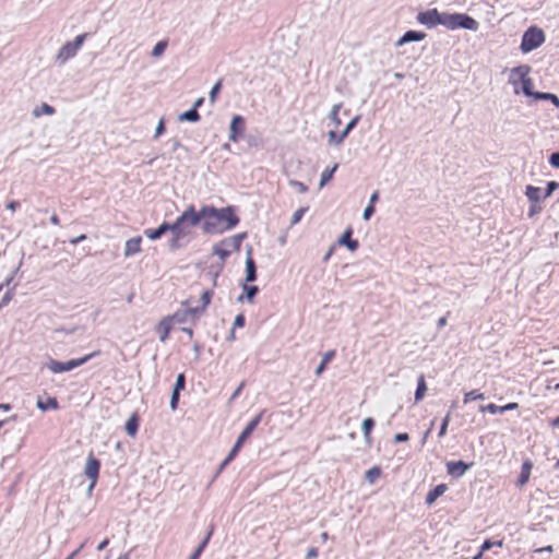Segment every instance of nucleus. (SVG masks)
<instances>
[{
	"mask_svg": "<svg viewBox=\"0 0 559 559\" xmlns=\"http://www.w3.org/2000/svg\"><path fill=\"white\" fill-rule=\"evenodd\" d=\"M241 288L243 294L237 297V301L243 302L246 300L249 304H253L255 296L259 294V287L257 285H249V283H242Z\"/></svg>",
	"mask_w": 559,
	"mask_h": 559,
	"instance_id": "19",
	"label": "nucleus"
},
{
	"mask_svg": "<svg viewBox=\"0 0 559 559\" xmlns=\"http://www.w3.org/2000/svg\"><path fill=\"white\" fill-rule=\"evenodd\" d=\"M36 406L41 412H47L49 409H59V402L53 396H48L46 401H43L41 397H38Z\"/></svg>",
	"mask_w": 559,
	"mask_h": 559,
	"instance_id": "27",
	"label": "nucleus"
},
{
	"mask_svg": "<svg viewBox=\"0 0 559 559\" xmlns=\"http://www.w3.org/2000/svg\"><path fill=\"white\" fill-rule=\"evenodd\" d=\"M426 33L421 31L409 29L406 31L396 41V46H403L408 43L421 41L426 38Z\"/></svg>",
	"mask_w": 559,
	"mask_h": 559,
	"instance_id": "18",
	"label": "nucleus"
},
{
	"mask_svg": "<svg viewBox=\"0 0 559 559\" xmlns=\"http://www.w3.org/2000/svg\"><path fill=\"white\" fill-rule=\"evenodd\" d=\"M474 466V462L449 461L445 464L447 473L454 479H459L465 475V473Z\"/></svg>",
	"mask_w": 559,
	"mask_h": 559,
	"instance_id": "11",
	"label": "nucleus"
},
{
	"mask_svg": "<svg viewBox=\"0 0 559 559\" xmlns=\"http://www.w3.org/2000/svg\"><path fill=\"white\" fill-rule=\"evenodd\" d=\"M201 120V116L199 111L195 110V107H191L190 109L181 112L178 116V121H188V122H199Z\"/></svg>",
	"mask_w": 559,
	"mask_h": 559,
	"instance_id": "30",
	"label": "nucleus"
},
{
	"mask_svg": "<svg viewBox=\"0 0 559 559\" xmlns=\"http://www.w3.org/2000/svg\"><path fill=\"white\" fill-rule=\"evenodd\" d=\"M85 545H86V540L84 543H82L75 550H73L66 559H74L80 554V551L84 548Z\"/></svg>",
	"mask_w": 559,
	"mask_h": 559,
	"instance_id": "60",
	"label": "nucleus"
},
{
	"mask_svg": "<svg viewBox=\"0 0 559 559\" xmlns=\"http://www.w3.org/2000/svg\"><path fill=\"white\" fill-rule=\"evenodd\" d=\"M484 399H485L484 393L479 392L478 390H472L464 394V403L465 404L468 402H472V401L484 400Z\"/></svg>",
	"mask_w": 559,
	"mask_h": 559,
	"instance_id": "42",
	"label": "nucleus"
},
{
	"mask_svg": "<svg viewBox=\"0 0 559 559\" xmlns=\"http://www.w3.org/2000/svg\"><path fill=\"white\" fill-rule=\"evenodd\" d=\"M249 146L260 148L262 146V140L258 136L249 135L247 139Z\"/></svg>",
	"mask_w": 559,
	"mask_h": 559,
	"instance_id": "54",
	"label": "nucleus"
},
{
	"mask_svg": "<svg viewBox=\"0 0 559 559\" xmlns=\"http://www.w3.org/2000/svg\"><path fill=\"white\" fill-rule=\"evenodd\" d=\"M336 352L334 349L328 350L323 357L321 362L317 366L314 370V374L319 377L326 369L328 364L335 357Z\"/></svg>",
	"mask_w": 559,
	"mask_h": 559,
	"instance_id": "31",
	"label": "nucleus"
},
{
	"mask_svg": "<svg viewBox=\"0 0 559 559\" xmlns=\"http://www.w3.org/2000/svg\"><path fill=\"white\" fill-rule=\"evenodd\" d=\"M426 392H427V384H426L425 376L420 374L417 379V386H416V391H415V395H414L415 403L420 402L425 397Z\"/></svg>",
	"mask_w": 559,
	"mask_h": 559,
	"instance_id": "33",
	"label": "nucleus"
},
{
	"mask_svg": "<svg viewBox=\"0 0 559 559\" xmlns=\"http://www.w3.org/2000/svg\"><path fill=\"white\" fill-rule=\"evenodd\" d=\"M450 412H448V414L443 417L442 421H441V425H440V428H439V431H438V437L439 438H442L445 436L447 433V430H448V426H449V423H450Z\"/></svg>",
	"mask_w": 559,
	"mask_h": 559,
	"instance_id": "48",
	"label": "nucleus"
},
{
	"mask_svg": "<svg viewBox=\"0 0 559 559\" xmlns=\"http://www.w3.org/2000/svg\"><path fill=\"white\" fill-rule=\"evenodd\" d=\"M531 71V67L527 64H521L518 67H514L511 70V75L509 79V83L512 84L515 90V94L519 93L516 90V86L519 83H521V91L522 93L527 96L532 97L534 99L535 91H533V80L528 76V73Z\"/></svg>",
	"mask_w": 559,
	"mask_h": 559,
	"instance_id": "2",
	"label": "nucleus"
},
{
	"mask_svg": "<svg viewBox=\"0 0 559 559\" xmlns=\"http://www.w3.org/2000/svg\"><path fill=\"white\" fill-rule=\"evenodd\" d=\"M98 355H100V350H94L91 354H87L83 357L70 359L68 361H59V360L50 358L49 361L47 362V368L52 373L68 372V371L73 370L74 368H78V367L86 364L92 358L97 357Z\"/></svg>",
	"mask_w": 559,
	"mask_h": 559,
	"instance_id": "7",
	"label": "nucleus"
},
{
	"mask_svg": "<svg viewBox=\"0 0 559 559\" xmlns=\"http://www.w3.org/2000/svg\"><path fill=\"white\" fill-rule=\"evenodd\" d=\"M190 222L200 226L205 235H222L238 226L240 217L236 205L216 207L212 204L202 205L199 211L194 205L188 206Z\"/></svg>",
	"mask_w": 559,
	"mask_h": 559,
	"instance_id": "1",
	"label": "nucleus"
},
{
	"mask_svg": "<svg viewBox=\"0 0 559 559\" xmlns=\"http://www.w3.org/2000/svg\"><path fill=\"white\" fill-rule=\"evenodd\" d=\"M214 295V292L213 289L209 288V289H204L201 294V306H198V307H193L194 309L198 310V313L201 314L205 311V309L209 307V305L211 304V300H212V297Z\"/></svg>",
	"mask_w": 559,
	"mask_h": 559,
	"instance_id": "29",
	"label": "nucleus"
},
{
	"mask_svg": "<svg viewBox=\"0 0 559 559\" xmlns=\"http://www.w3.org/2000/svg\"><path fill=\"white\" fill-rule=\"evenodd\" d=\"M197 227L194 223H180L177 230L171 233V238L168 240V249L171 252H175L181 248H183L188 241L183 242V239L190 234L189 228Z\"/></svg>",
	"mask_w": 559,
	"mask_h": 559,
	"instance_id": "8",
	"label": "nucleus"
},
{
	"mask_svg": "<svg viewBox=\"0 0 559 559\" xmlns=\"http://www.w3.org/2000/svg\"><path fill=\"white\" fill-rule=\"evenodd\" d=\"M56 111V109L47 104V103H41V105L39 107H36L33 111V115L35 117H39L40 115H47V116H51L53 115Z\"/></svg>",
	"mask_w": 559,
	"mask_h": 559,
	"instance_id": "36",
	"label": "nucleus"
},
{
	"mask_svg": "<svg viewBox=\"0 0 559 559\" xmlns=\"http://www.w3.org/2000/svg\"><path fill=\"white\" fill-rule=\"evenodd\" d=\"M502 540H497V542H491L489 539H486L481 546H480V550L484 552L486 550H489L492 546H498V547H501L502 546Z\"/></svg>",
	"mask_w": 559,
	"mask_h": 559,
	"instance_id": "53",
	"label": "nucleus"
},
{
	"mask_svg": "<svg viewBox=\"0 0 559 559\" xmlns=\"http://www.w3.org/2000/svg\"><path fill=\"white\" fill-rule=\"evenodd\" d=\"M76 50L67 41L61 48L58 50L56 56V61L60 64H64L68 60L73 58L76 55Z\"/></svg>",
	"mask_w": 559,
	"mask_h": 559,
	"instance_id": "21",
	"label": "nucleus"
},
{
	"mask_svg": "<svg viewBox=\"0 0 559 559\" xmlns=\"http://www.w3.org/2000/svg\"><path fill=\"white\" fill-rule=\"evenodd\" d=\"M373 213H374V205L368 204L362 212V218L365 221H369L370 217L373 215Z\"/></svg>",
	"mask_w": 559,
	"mask_h": 559,
	"instance_id": "57",
	"label": "nucleus"
},
{
	"mask_svg": "<svg viewBox=\"0 0 559 559\" xmlns=\"http://www.w3.org/2000/svg\"><path fill=\"white\" fill-rule=\"evenodd\" d=\"M353 228L347 227L344 233L338 237L337 245L346 247L350 252H355L358 247L359 242L357 239H353Z\"/></svg>",
	"mask_w": 559,
	"mask_h": 559,
	"instance_id": "16",
	"label": "nucleus"
},
{
	"mask_svg": "<svg viewBox=\"0 0 559 559\" xmlns=\"http://www.w3.org/2000/svg\"><path fill=\"white\" fill-rule=\"evenodd\" d=\"M264 409L261 411L259 414H257L243 428V430L238 436L236 442L234 443L230 451L235 452L236 454L239 453L240 449L242 448L246 440L252 435V432L255 430L258 425L261 423Z\"/></svg>",
	"mask_w": 559,
	"mask_h": 559,
	"instance_id": "10",
	"label": "nucleus"
},
{
	"mask_svg": "<svg viewBox=\"0 0 559 559\" xmlns=\"http://www.w3.org/2000/svg\"><path fill=\"white\" fill-rule=\"evenodd\" d=\"M535 100H549L554 106L559 107V98L556 94L548 92H536L534 95Z\"/></svg>",
	"mask_w": 559,
	"mask_h": 559,
	"instance_id": "35",
	"label": "nucleus"
},
{
	"mask_svg": "<svg viewBox=\"0 0 559 559\" xmlns=\"http://www.w3.org/2000/svg\"><path fill=\"white\" fill-rule=\"evenodd\" d=\"M376 421L372 417H367L361 423V429L364 436L371 435L372 429L374 428Z\"/></svg>",
	"mask_w": 559,
	"mask_h": 559,
	"instance_id": "41",
	"label": "nucleus"
},
{
	"mask_svg": "<svg viewBox=\"0 0 559 559\" xmlns=\"http://www.w3.org/2000/svg\"><path fill=\"white\" fill-rule=\"evenodd\" d=\"M214 528H215V525L214 524H211L209 526V531L206 533V535L204 536V538L201 540V543L198 545V547L193 550L192 554H197L198 557H200L202 555V552L204 551V549L206 548L212 535H213V532H214Z\"/></svg>",
	"mask_w": 559,
	"mask_h": 559,
	"instance_id": "34",
	"label": "nucleus"
},
{
	"mask_svg": "<svg viewBox=\"0 0 559 559\" xmlns=\"http://www.w3.org/2000/svg\"><path fill=\"white\" fill-rule=\"evenodd\" d=\"M448 490V486L445 484H439L435 486L432 489L428 491L425 498V503L430 507L436 500L442 496Z\"/></svg>",
	"mask_w": 559,
	"mask_h": 559,
	"instance_id": "23",
	"label": "nucleus"
},
{
	"mask_svg": "<svg viewBox=\"0 0 559 559\" xmlns=\"http://www.w3.org/2000/svg\"><path fill=\"white\" fill-rule=\"evenodd\" d=\"M548 162L551 167L558 169L559 168V151L551 153L548 158Z\"/></svg>",
	"mask_w": 559,
	"mask_h": 559,
	"instance_id": "55",
	"label": "nucleus"
},
{
	"mask_svg": "<svg viewBox=\"0 0 559 559\" xmlns=\"http://www.w3.org/2000/svg\"><path fill=\"white\" fill-rule=\"evenodd\" d=\"M16 287V284L13 285L12 288H8V290L3 294L1 300H0V310L5 307L7 305H9V302L12 300L13 298V290L15 289Z\"/></svg>",
	"mask_w": 559,
	"mask_h": 559,
	"instance_id": "46",
	"label": "nucleus"
},
{
	"mask_svg": "<svg viewBox=\"0 0 559 559\" xmlns=\"http://www.w3.org/2000/svg\"><path fill=\"white\" fill-rule=\"evenodd\" d=\"M157 332L160 342H166L171 331V321L167 317L163 318L157 325Z\"/></svg>",
	"mask_w": 559,
	"mask_h": 559,
	"instance_id": "25",
	"label": "nucleus"
},
{
	"mask_svg": "<svg viewBox=\"0 0 559 559\" xmlns=\"http://www.w3.org/2000/svg\"><path fill=\"white\" fill-rule=\"evenodd\" d=\"M237 456V454L233 451H229L228 455L223 460V462L219 464L216 473L214 474L212 480L210 484H212L218 475L224 471V468Z\"/></svg>",
	"mask_w": 559,
	"mask_h": 559,
	"instance_id": "37",
	"label": "nucleus"
},
{
	"mask_svg": "<svg viewBox=\"0 0 559 559\" xmlns=\"http://www.w3.org/2000/svg\"><path fill=\"white\" fill-rule=\"evenodd\" d=\"M443 27L450 31L466 29L471 32H477L479 28V23L473 16L466 13L445 12Z\"/></svg>",
	"mask_w": 559,
	"mask_h": 559,
	"instance_id": "3",
	"label": "nucleus"
},
{
	"mask_svg": "<svg viewBox=\"0 0 559 559\" xmlns=\"http://www.w3.org/2000/svg\"><path fill=\"white\" fill-rule=\"evenodd\" d=\"M288 183L290 187L297 189L299 193H306L308 191V186L296 179H290Z\"/></svg>",
	"mask_w": 559,
	"mask_h": 559,
	"instance_id": "50",
	"label": "nucleus"
},
{
	"mask_svg": "<svg viewBox=\"0 0 559 559\" xmlns=\"http://www.w3.org/2000/svg\"><path fill=\"white\" fill-rule=\"evenodd\" d=\"M359 120H360V115H357L354 118H352L350 121L345 126L344 132L338 133L334 130H330L328 133L329 143L330 144L333 143L336 145L341 144L348 136V134L352 132V130L354 128H356Z\"/></svg>",
	"mask_w": 559,
	"mask_h": 559,
	"instance_id": "12",
	"label": "nucleus"
},
{
	"mask_svg": "<svg viewBox=\"0 0 559 559\" xmlns=\"http://www.w3.org/2000/svg\"><path fill=\"white\" fill-rule=\"evenodd\" d=\"M139 425H140V418H139L138 414L134 413L126 421V425H124L126 433L129 437H132V438L135 437L139 431Z\"/></svg>",
	"mask_w": 559,
	"mask_h": 559,
	"instance_id": "26",
	"label": "nucleus"
},
{
	"mask_svg": "<svg viewBox=\"0 0 559 559\" xmlns=\"http://www.w3.org/2000/svg\"><path fill=\"white\" fill-rule=\"evenodd\" d=\"M409 440V436L407 432H399L394 435V442L403 443Z\"/></svg>",
	"mask_w": 559,
	"mask_h": 559,
	"instance_id": "58",
	"label": "nucleus"
},
{
	"mask_svg": "<svg viewBox=\"0 0 559 559\" xmlns=\"http://www.w3.org/2000/svg\"><path fill=\"white\" fill-rule=\"evenodd\" d=\"M180 223H190L188 207L176 218L174 223L164 221L157 228L144 229V235L150 240L155 241L162 238V236H164L166 233H173L174 230H177V227H179Z\"/></svg>",
	"mask_w": 559,
	"mask_h": 559,
	"instance_id": "6",
	"label": "nucleus"
},
{
	"mask_svg": "<svg viewBox=\"0 0 559 559\" xmlns=\"http://www.w3.org/2000/svg\"><path fill=\"white\" fill-rule=\"evenodd\" d=\"M246 129V120L241 115H234L229 123V141L238 142L243 135Z\"/></svg>",
	"mask_w": 559,
	"mask_h": 559,
	"instance_id": "14",
	"label": "nucleus"
},
{
	"mask_svg": "<svg viewBox=\"0 0 559 559\" xmlns=\"http://www.w3.org/2000/svg\"><path fill=\"white\" fill-rule=\"evenodd\" d=\"M141 242L142 238L140 236L128 239L123 252L124 257L128 258L139 253L141 251Z\"/></svg>",
	"mask_w": 559,
	"mask_h": 559,
	"instance_id": "24",
	"label": "nucleus"
},
{
	"mask_svg": "<svg viewBox=\"0 0 559 559\" xmlns=\"http://www.w3.org/2000/svg\"><path fill=\"white\" fill-rule=\"evenodd\" d=\"M309 207L308 206H304V207H299L292 216V219H290V225H296L298 224L302 216L308 212Z\"/></svg>",
	"mask_w": 559,
	"mask_h": 559,
	"instance_id": "45",
	"label": "nucleus"
},
{
	"mask_svg": "<svg viewBox=\"0 0 559 559\" xmlns=\"http://www.w3.org/2000/svg\"><path fill=\"white\" fill-rule=\"evenodd\" d=\"M559 188V182L557 181H548L544 191V199L549 198L557 189Z\"/></svg>",
	"mask_w": 559,
	"mask_h": 559,
	"instance_id": "47",
	"label": "nucleus"
},
{
	"mask_svg": "<svg viewBox=\"0 0 559 559\" xmlns=\"http://www.w3.org/2000/svg\"><path fill=\"white\" fill-rule=\"evenodd\" d=\"M170 142H171V151L173 152H176L177 150L183 147L180 140H178V139H171Z\"/></svg>",
	"mask_w": 559,
	"mask_h": 559,
	"instance_id": "62",
	"label": "nucleus"
},
{
	"mask_svg": "<svg viewBox=\"0 0 559 559\" xmlns=\"http://www.w3.org/2000/svg\"><path fill=\"white\" fill-rule=\"evenodd\" d=\"M318 555H319V551H318V548L312 546L308 549L307 554H306V559H317L318 558Z\"/></svg>",
	"mask_w": 559,
	"mask_h": 559,
	"instance_id": "59",
	"label": "nucleus"
},
{
	"mask_svg": "<svg viewBox=\"0 0 559 559\" xmlns=\"http://www.w3.org/2000/svg\"><path fill=\"white\" fill-rule=\"evenodd\" d=\"M100 471V461L91 452L84 467V475L92 480V486L97 484Z\"/></svg>",
	"mask_w": 559,
	"mask_h": 559,
	"instance_id": "13",
	"label": "nucleus"
},
{
	"mask_svg": "<svg viewBox=\"0 0 559 559\" xmlns=\"http://www.w3.org/2000/svg\"><path fill=\"white\" fill-rule=\"evenodd\" d=\"M167 46H168V41L166 39L159 40L153 47V49L151 51V56L153 58H159L165 52Z\"/></svg>",
	"mask_w": 559,
	"mask_h": 559,
	"instance_id": "39",
	"label": "nucleus"
},
{
	"mask_svg": "<svg viewBox=\"0 0 559 559\" xmlns=\"http://www.w3.org/2000/svg\"><path fill=\"white\" fill-rule=\"evenodd\" d=\"M179 399H180V393L173 391L171 395H170V401H169V407L171 411H176L178 408Z\"/></svg>",
	"mask_w": 559,
	"mask_h": 559,
	"instance_id": "51",
	"label": "nucleus"
},
{
	"mask_svg": "<svg viewBox=\"0 0 559 559\" xmlns=\"http://www.w3.org/2000/svg\"><path fill=\"white\" fill-rule=\"evenodd\" d=\"M86 238H87V237H86V235H85V234H82V235H80V236H78V237L71 238V239L69 240V242H70L71 245H74V246H75V245H78V243H80V242L84 241Z\"/></svg>",
	"mask_w": 559,
	"mask_h": 559,
	"instance_id": "61",
	"label": "nucleus"
},
{
	"mask_svg": "<svg viewBox=\"0 0 559 559\" xmlns=\"http://www.w3.org/2000/svg\"><path fill=\"white\" fill-rule=\"evenodd\" d=\"M87 33H84V34H81V35H78L72 41H69L70 45L76 50L79 51V49L82 47V45L84 44V40L86 39L87 37Z\"/></svg>",
	"mask_w": 559,
	"mask_h": 559,
	"instance_id": "49",
	"label": "nucleus"
},
{
	"mask_svg": "<svg viewBox=\"0 0 559 559\" xmlns=\"http://www.w3.org/2000/svg\"><path fill=\"white\" fill-rule=\"evenodd\" d=\"M525 195L528 199L530 203L532 204H539L540 201L544 199L542 197L540 188L532 185L526 186Z\"/></svg>",
	"mask_w": 559,
	"mask_h": 559,
	"instance_id": "28",
	"label": "nucleus"
},
{
	"mask_svg": "<svg viewBox=\"0 0 559 559\" xmlns=\"http://www.w3.org/2000/svg\"><path fill=\"white\" fill-rule=\"evenodd\" d=\"M191 316H199L198 310L193 307L179 309L173 316H167V318L170 319L171 323H185Z\"/></svg>",
	"mask_w": 559,
	"mask_h": 559,
	"instance_id": "20",
	"label": "nucleus"
},
{
	"mask_svg": "<svg viewBox=\"0 0 559 559\" xmlns=\"http://www.w3.org/2000/svg\"><path fill=\"white\" fill-rule=\"evenodd\" d=\"M519 407V404L515 403V402H511V403H508L503 406H498L493 403H489L487 405H480L478 407V411L480 413H485V412H488L490 414H503L508 411H513V409H516Z\"/></svg>",
	"mask_w": 559,
	"mask_h": 559,
	"instance_id": "17",
	"label": "nucleus"
},
{
	"mask_svg": "<svg viewBox=\"0 0 559 559\" xmlns=\"http://www.w3.org/2000/svg\"><path fill=\"white\" fill-rule=\"evenodd\" d=\"M185 388H186V376L183 372H181V373H178L176 377V381L173 386V391L180 393L181 391L185 390Z\"/></svg>",
	"mask_w": 559,
	"mask_h": 559,
	"instance_id": "43",
	"label": "nucleus"
},
{
	"mask_svg": "<svg viewBox=\"0 0 559 559\" xmlns=\"http://www.w3.org/2000/svg\"><path fill=\"white\" fill-rule=\"evenodd\" d=\"M222 90V80L219 79L211 88L209 99L213 104L216 102L217 95Z\"/></svg>",
	"mask_w": 559,
	"mask_h": 559,
	"instance_id": "44",
	"label": "nucleus"
},
{
	"mask_svg": "<svg viewBox=\"0 0 559 559\" xmlns=\"http://www.w3.org/2000/svg\"><path fill=\"white\" fill-rule=\"evenodd\" d=\"M247 258H246V277L243 283H253L257 281V264L252 258V247L247 246Z\"/></svg>",
	"mask_w": 559,
	"mask_h": 559,
	"instance_id": "15",
	"label": "nucleus"
},
{
	"mask_svg": "<svg viewBox=\"0 0 559 559\" xmlns=\"http://www.w3.org/2000/svg\"><path fill=\"white\" fill-rule=\"evenodd\" d=\"M337 168H338V164H334L331 168L328 167L322 171L320 181H319V189H322L325 185H328L332 180Z\"/></svg>",
	"mask_w": 559,
	"mask_h": 559,
	"instance_id": "32",
	"label": "nucleus"
},
{
	"mask_svg": "<svg viewBox=\"0 0 559 559\" xmlns=\"http://www.w3.org/2000/svg\"><path fill=\"white\" fill-rule=\"evenodd\" d=\"M532 468H533L532 461L530 459L524 460L522 463V466H521V473L516 480L518 487L522 488L523 486H525L527 484L530 476H531Z\"/></svg>",
	"mask_w": 559,
	"mask_h": 559,
	"instance_id": "22",
	"label": "nucleus"
},
{
	"mask_svg": "<svg viewBox=\"0 0 559 559\" xmlns=\"http://www.w3.org/2000/svg\"><path fill=\"white\" fill-rule=\"evenodd\" d=\"M166 130V126H165V120L164 118H162L158 123H157V127L155 129V133H154V138L157 139L158 136H160Z\"/></svg>",
	"mask_w": 559,
	"mask_h": 559,
	"instance_id": "56",
	"label": "nucleus"
},
{
	"mask_svg": "<svg viewBox=\"0 0 559 559\" xmlns=\"http://www.w3.org/2000/svg\"><path fill=\"white\" fill-rule=\"evenodd\" d=\"M545 40V32L536 25H531L522 35L520 50L522 53H528L539 48Z\"/></svg>",
	"mask_w": 559,
	"mask_h": 559,
	"instance_id": "4",
	"label": "nucleus"
},
{
	"mask_svg": "<svg viewBox=\"0 0 559 559\" xmlns=\"http://www.w3.org/2000/svg\"><path fill=\"white\" fill-rule=\"evenodd\" d=\"M445 12H439L437 8L421 11L417 14L416 20L419 24L431 29L438 25L444 26Z\"/></svg>",
	"mask_w": 559,
	"mask_h": 559,
	"instance_id": "9",
	"label": "nucleus"
},
{
	"mask_svg": "<svg viewBox=\"0 0 559 559\" xmlns=\"http://www.w3.org/2000/svg\"><path fill=\"white\" fill-rule=\"evenodd\" d=\"M247 237H248L247 231H242V233H239V234L226 237V238L222 239L219 242H217V243H215L213 246L212 253L214 255H217L223 262H225V260L227 258H229L231 251L230 250H226L225 248H223V246L224 247H231V250L239 251L240 248H241L242 241Z\"/></svg>",
	"mask_w": 559,
	"mask_h": 559,
	"instance_id": "5",
	"label": "nucleus"
},
{
	"mask_svg": "<svg viewBox=\"0 0 559 559\" xmlns=\"http://www.w3.org/2000/svg\"><path fill=\"white\" fill-rule=\"evenodd\" d=\"M5 206L8 210L14 212L16 209L20 207V203L15 200H12V201H9Z\"/></svg>",
	"mask_w": 559,
	"mask_h": 559,
	"instance_id": "63",
	"label": "nucleus"
},
{
	"mask_svg": "<svg viewBox=\"0 0 559 559\" xmlns=\"http://www.w3.org/2000/svg\"><path fill=\"white\" fill-rule=\"evenodd\" d=\"M342 108V103H338V104H335L331 111H330V115H329V118L331 119V121L335 124V127H338L342 121L338 117V112H340V109Z\"/></svg>",
	"mask_w": 559,
	"mask_h": 559,
	"instance_id": "40",
	"label": "nucleus"
},
{
	"mask_svg": "<svg viewBox=\"0 0 559 559\" xmlns=\"http://www.w3.org/2000/svg\"><path fill=\"white\" fill-rule=\"evenodd\" d=\"M382 474V469L379 466H372L365 473V479L372 484Z\"/></svg>",
	"mask_w": 559,
	"mask_h": 559,
	"instance_id": "38",
	"label": "nucleus"
},
{
	"mask_svg": "<svg viewBox=\"0 0 559 559\" xmlns=\"http://www.w3.org/2000/svg\"><path fill=\"white\" fill-rule=\"evenodd\" d=\"M246 324V317L243 313H239L235 317V320H234V323H233V329H240V328H243Z\"/></svg>",
	"mask_w": 559,
	"mask_h": 559,
	"instance_id": "52",
	"label": "nucleus"
},
{
	"mask_svg": "<svg viewBox=\"0 0 559 559\" xmlns=\"http://www.w3.org/2000/svg\"><path fill=\"white\" fill-rule=\"evenodd\" d=\"M542 211V207L538 204H532L530 206L528 216H533L536 213H539Z\"/></svg>",
	"mask_w": 559,
	"mask_h": 559,
	"instance_id": "64",
	"label": "nucleus"
}]
</instances>
